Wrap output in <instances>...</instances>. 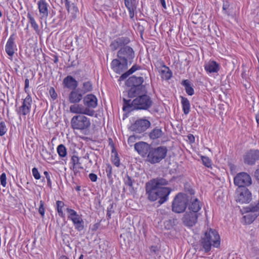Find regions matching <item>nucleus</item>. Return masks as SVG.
Instances as JSON below:
<instances>
[{"label":"nucleus","instance_id":"f257e3e1","mask_svg":"<svg viewBox=\"0 0 259 259\" xmlns=\"http://www.w3.org/2000/svg\"><path fill=\"white\" fill-rule=\"evenodd\" d=\"M200 245L205 252L210 250L211 246L218 248L220 245V237L218 233L213 229L206 231L201 236Z\"/></svg>","mask_w":259,"mask_h":259},{"label":"nucleus","instance_id":"f03ea898","mask_svg":"<svg viewBox=\"0 0 259 259\" xmlns=\"http://www.w3.org/2000/svg\"><path fill=\"white\" fill-rule=\"evenodd\" d=\"M123 110H125L126 108L132 107L136 109L147 110L151 106L152 104L150 97L147 95H140L134 99L132 102L130 100L125 99H123Z\"/></svg>","mask_w":259,"mask_h":259},{"label":"nucleus","instance_id":"7ed1b4c3","mask_svg":"<svg viewBox=\"0 0 259 259\" xmlns=\"http://www.w3.org/2000/svg\"><path fill=\"white\" fill-rule=\"evenodd\" d=\"M70 124L73 130L84 133L89 130L91 122L90 119L84 115H76L71 118Z\"/></svg>","mask_w":259,"mask_h":259},{"label":"nucleus","instance_id":"20e7f679","mask_svg":"<svg viewBox=\"0 0 259 259\" xmlns=\"http://www.w3.org/2000/svg\"><path fill=\"white\" fill-rule=\"evenodd\" d=\"M167 153V149L165 146L149 148L147 160L152 164L159 163L165 158Z\"/></svg>","mask_w":259,"mask_h":259},{"label":"nucleus","instance_id":"39448f33","mask_svg":"<svg viewBox=\"0 0 259 259\" xmlns=\"http://www.w3.org/2000/svg\"><path fill=\"white\" fill-rule=\"evenodd\" d=\"M243 219L246 224L252 223L259 215V204L251 203L243 208L241 210Z\"/></svg>","mask_w":259,"mask_h":259},{"label":"nucleus","instance_id":"423d86ee","mask_svg":"<svg viewBox=\"0 0 259 259\" xmlns=\"http://www.w3.org/2000/svg\"><path fill=\"white\" fill-rule=\"evenodd\" d=\"M66 210L67 213L68 219L72 222L75 229L78 231H82L84 228V222L82 215L70 208H67Z\"/></svg>","mask_w":259,"mask_h":259},{"label":"nucleus","instance_id":"0eeeda50","mask_svg":"<svg viewBox=\"0 0 259 259\" xmlns=\"http://www.w3.org/2000/svg\"><path fill=\"white\" fill-rule=\"evenodd\" d=\"M187 200L186 195L178 194L173 200L172 210L176 213L183 212L186 208Z\"/></svg>","mask_w":259,"mask_h":259},{"label":"nucleus","instance_id":"6e6552de","mask_svg":"<svg viewBox=\"0 0 259 259\" xmlns=\"http://www.w3.org/2000/svg\"><path fill=\"white\" fill-rule=\"evenodd\" d=\"M117 57L121 61L131 64L135 58V52L131 47L124 46L118 51Z\"/></svg>","mask_w":259,"mask_h":259},{"label":"nucleus","instance_id":"1a4fd4ad","mask_svg":"<svg viewBox=\"0 0 259 259\" xmlns=\"http://www.w3.org/2000/svg\"><path fill=\"white\" fill-rule=\"evenodd\" d=\"M251 193L246 187L238 188L236 192V201L240 203H247L251 200Z\"/></svg>","mask_w":259,"mask_h":259},{"label":"nucleus","instance_id":"9d476101","mask_svg":"<svg viewBox=\"0 0 259 259\" xmlns=\"http://www.w3.org/2000/svg\"><path fill=\"white\" fill-rule=\"evenodd\" d=\"M234 184L238 188L245 187L251 184V179L250 176L246 172H240L237 174L234 179Z\"/></svg>","mask_w":259,"mask_h":259},{"label":"nucleus","instance_id":"9b49d317","mask_svg":"<svg viewBox=\"0 0 259 259\" xmlns=\"http://www.w3.org/2000/svg\"><path fill=\"white\" fill-rule=\"evenodd\" d=\"M32 102V98L30 95L28 94L23 100L22 105L17 109L16 111L17 114L24 116L29 114L31 110Z\"/></svg>","mask_w":259,"mask_h":259},{"label":"nucleus","instance_id":"f8f14e48","mask_svg":"<svg viewBox=\"0 0 259 259\" xmlns=\"http://www.w3.org/2000/svg\"><path fill=\"white\" fill-rule=\"evenodd\" d=\"M70 112L77 115H87L93 116L95 114L94 110H90L89 108H85L81 104H74L70 107Z\"/></svg>","mask_w":259,"mask_h":259},{"label":"nucleus","instance_id":"ddd939ff","mask_svg":"<svg viewBox=\"0 0 259 259\" xmlns=\"http://www.w3.org/2000/svg\"><path fill=\"white\" fill-rule=\"evenodd\" d=\"M198 213L187 211L184 214L182 221L185 225L189 227L193 226L197 222Z\"/></svg>","mask_w":259,"mask_h":259},{"label":"nucleus","instance_id":"4468645a","mask_svg":"<svg viewBox=\"0 0 259 259\" xmlns=\"http://www.w3.org/2000/svg\"><path fill=\"white\" fill-rule=\"evenodd\" d=\"M83 103L85 108H89L90 110H94L98 105V99L96 96L90 94L86 95L83 99Z\"/></svg>","mask_w":259,"mask_h":259},{"label":"nucleus","instance_id":"2eb2a0df","mask_svg":"<svg viewBox=\"0 0 259 259\" xmlns=\"http://www.w3.org/2000/svg\"><path fill=\"white\" fill-rule=\"evenodd\" d=\"M150 122L148 120L140 119L135 121L133 127L134 131L140 133L145 131L150 126Z\"/></svg>","mask_w":259,"mask_h":259},{"label":"nucleus","instance_id":"dca6fc26","mask_svg":"<svg viewBox=\"0 0 259 259\" xmlns=\"http://www.w3.org/2000/svg\"><path fill=\"white\" fill-rule=\"evenodd\" d=\"M259 160V150H250L244 156V160L245 163L252 165L256 160Z\"/></svg>","mask_w":259,"mask_h":259},{"label":"nucleus","instance_id":"f3484780","mask_svg":"<svg viewBox=\"0 0 259 259\" xmlns=\"http://www.w3.org/2000/svg\"><path fill=\"white\" fill-rule=\"evenodd\" d=\"M37 6L40 15V20H46L49 16V4L46 0H39L37 2Z\"/></svg>","mask_w":259,"mask_h":259},{"label":"nucleus","instance_id":"a211bd4d","mask_svg":"<svg viewBox=\"0 0 259 259\" xmlns=\"http://www.w3.org/2000/svg\"><path fill=\"white\" fill-rule=\"evenodd\" d=\"M15 37L14 34H12L9 37L6 46L5 51L8 55L12 57L15 51L17 50V46L15 42Z\"/></svg>","mask_w":259,"mask_h":259},{"label":"nucleus","instance_id":"6ab92c4d","mask_svg":"<svg viewBox=\"0 0 259 259\" xmlns=\"http://www.w3.org/2000/svg\"><path fill=\"white\" fill-rule=\"evenodd\" d=\"M127 65L128 63L117 59L113 60L111 63L113 70L118 74H120L125 70L127 68Z\"/></svg>","mask_w":259,"mask_h":259},{"label":"nucleus","instance_id":"aec40b11","mask_svg":"<svg viewBox=\"0 0 259 259\" xmlns=\"http://www.w3.org/2000/svg\"><path fill=\"white\" fill-rule=\"evenodd\" d=\"M130 42V39L127 37H120L113 40L110 45L111 50L114 51L123 46L127 45Z\"/></svg>","mask_w":259,"mask_h":259},{"label":"nucleus","instance_id":"412c9836","mask_svg":"<svg viewBox=\"0 0 259 259\" xmlns=\"http://www.w3.org/2000/svg\"><path fill=\"white\" fill-rule=\"evenodd\" d=\"M156 190L159 199L158 202L162 204L167 200L171 190L167 187H161L156 189Z\"/></svg>","mask_w":259,"mask_h":259},{"label":"nucleus","instance_id":"4be33fe9","mask_svg":"<svg viewBox=\"0 0 259 259\" xmlns=\"http://www.w3.org/2000/svg\"><path fill=\"white\" fill-rule=\"evenodd\" d=\"M204 68L208 74L216 73L220 70V64L215 61L209 60L205 63Z\"/></svg>","mask_w":259,"mask_h":259},{"label":"nucleus","instance_id":"5701e85b","mask_svg":"<svg viewBox=\"0 0 259 259\" xmlns=\"http://www.w3.org/2000/svg\"><path fill=\"white\" fill-rule=\"evenodd\" d=\"M149 148V145L145 142H141L135 144V150L142 156L148 153Z\"/></svg>","mask_w":259,"mask_h":259},{"label":"nucleus","instance_id":"b1692460","mask_svg":"<svg viewBox=\"0 0 259 259\" xmlns=\"http://www.w3.org/2000/svg\"><path fill=\"white\" fill-rule=\"evenodd\" d=\"M63 84L65 88L72 90H75L78 86L77 81L70 75L67 76L63 79Z\"/></svg>","mask_w":259,"mask_h":259},{"label":"nucleus","instance_id":"393cba45","mask_svg":"<svg viewBox=\"0 0 259 259\" xmlns=\"http://www.w3.org/2000/svg\"><path fill=\"white\" fill-rule=\"evenodd\" d=\"M143 82L144 79L142 77H137L133 75L127 79V84L130 86L138 87L140 88H142L143 87L141 85Z\"/></svg>","mask_w":259,"mask_h":259},{"label":"nucleus","instance_id":"a878e982","mask_svg":"<svg viewBox=\"0 0 259 259\" xmlns=\"http://www.w3.org/2000/svg\"><path fill=\"white\" fill-rule=\"evenodd\" d=\"M69 101L71 103H78L82 99V95L77 91H72L69 95Z\"/></svg>","mask_w":259,"mask_h":259},{"label":"nucleus","instance_id":"bb28decb","mask_svg":"<svg viewBox=\"0 0 259 259\" xmlns=\"http://www.w3.org/2000/svg\"><path fill=\"white\" fill-rule=\"evenodd\" d=\"M159 72L162 79L164 80H169L172 76V72L171 70L165 65H163L162 66Z\"/></svg>","mask_w":259,"mask_h":259},{"label":"nucleus","instance_id":"cd10ccee","mask_svg":"<svg viewBox=\"0 0 259 259\" xmlns=\"http://www.w3.org/2000/svg\"><path fill=\"white\" fill-rule=\"evenodd\" d=\"M201 207V206L200 201L197 199H195L189 205L188 211L195 213H198V212L200 210Z\"/></svg>","mask_w":259,"mask_h":259},{"label":"nucleus","instance_id":"c85d7f7f","mask_svg":"<svg viewBox=\"0 0 259 259\" xmlns=\"http://www.w3.org/2000/svg\"><path fill=\"white\" fill-rule=\"evenodd\" d=\"M152 186L154 188H160L161 186L168 184V181L163 178H157L151 181Z\"/></svg>","mask_w":259,"mask_h":259},{"label":"nucleus","instance_id":"c756f323","mask_svg":"<svg viewBox=\"0 0 259 259\" xmlns=\"http://www.w3.org/2000/svg\"><path fill=\"white\" fill-rule=\"evenodd\" d=\"M163 133L160 128L155 127L149 133V137L152 140L157 139L161 138Z\"/></svg>","mask_w":259,"mask_h":259},{"label":"nucleus","instance_id":"7c9ffc66","mask_svg":"<svg viewBox=\"0 0 259 259\" xmlns=\"http://www.w3.org/2000/svg\"><path fill=\"white\" fill-rule=\"evenodd\" d=\"M27 17L28 19L29 23L31 25V26L33 28V29L37 33H38L39 32V26L32 14L30 13H28Z\"/></svg>","mask_w":259,"mask_h":259},{"label":"nucleus","instance_id":"2f4dec72","mask_svg":"<svg viewBox=\"0 0 259 259\" xmlns=\"http://www.w3.org/2000/svg\"><path fill=\"white\" fill-rule=\"evenodd\" d=\"M182 109L185 114H188L190 110V103L185 97H181Z\"/></svg>","mask_w":259,"mask_h":259},{"label":"nucleus","instance_id":"473e14b6","mask_svg":"<svg viewBox=\"0 0 259 259\" xmlns=\"http://www.w3.org/2000/svg\"><path fill=\"white\" fill-rule=\"evenodd\" d=\"M141 69V67L137 65H134L127 72L123 73L120 77L121 80L126 78L130 74Z\"/></svg>","mask_w":259,"mask_h":259},{"label":"nucleus","instance_id":"72a5a7b5","mask_svg":"<svg viewBox=\"0 0 259 259\" xmlns=\"http://www.w3.org/2000/svg\"><path fill=\"white\" fill-rule=\"evenodd\" d=\"M182 84L185 87L187 94L189 96H192L194 94V90L188 80L182 81Z\"/></svg>","mask_w":259,"mask_h":259},{"label":"nucleus","instance_id":"f704fd0d","mask_svg":"<svg viewBox=\"0 0 259 259\" xmlns=\"http://www.w3.org/2000/svg\"><path fill=\"white\" fill-rule=\"evenodd\" d=\"M138 87H133L131 86V89L128 91V96L130 98H134L136 97H138L140 95V89Z\"/></svg>","mask_w":259,"mask_h":259},{"label":"nucleus","instance_id":"c9c22d12","mask_svg":"<svg viewBox=\"0 0 259 259\" xmlns=\"http://www.w3.org/2000/svg\"><path fill=\"white\" fill-rule=\"evenodd\" d=\"M57 151L59 156L61 158H64L67 155V149L63 144H60L57 148Z\"/></svg>","mask_w":259,"mask_h":259},{"label":"nucleus","instance_id":"e433bc0d","mask_svg":"<svg viewBox=\"0 0 259 259\" xmlns=\"http://www.w3.org/2000/svg\"><path fill=\"white\" fill-rule=\"evenodd\" d=\"M148 193V198L151 201H154L157 199H158L156 188H154L152 186V189L149 191Z\"/></svg>","mask_w":259,"mask_h":259},{"label":"nucleus","instance_id":"4c0bfd02","mask_svg":"<svg viewBox=\"0 0 259 259\" xmlns=\"http://www.w3.org/2000/svg\"><path fill=\"white\" fill-rule=\"evenodd\" d=\"M93 90V85L91 81H87L83 83L82 90L83 93H85L92 91Z\"/></svg>","mask_w":259,"mask_h":259},{"label":"nucleus","instance_id":"58836bf2","mask_svg":"<svg viewBox=\"0 0 259 259\" xmlns=\"http://www.w3.org/2000/svg\"><path fill=\"white\" fill-rule=\"evenodd\" d=\"M56 204L57 207V211L59 213V215L62 218L63 217L64 215L63 211V207L64 205V202L61 201H57L56 202Z\"/></svg>","mask_w":259,"mask_h":259},{"label":"nucleus","instance_id":"ea45409f","mask_svg":"<svg viewBox=\"0 0 259 259\" xmlns=\"http://www.w3.org/2000/svg\"><path fill=\"white\" fill-rule=\"evenodd\" d=\"M8 131V128L4 121L0 122V136H4Z\"/></svg>","mask_w":259,"mask_h":259},{"label":"nucleus","instance_id":"a19ab883","mask_svg":"<svg viewBox=\"0 0 259 259\" xmlns=\"http://www.w3.org/2000/svg\"><path fill=\"white\" fill-rule=\"evenodd\" d=\"M201 160L202 161L203 164L207 167H210L211 166L212 162L211 160L207 156H201Z\"/></svg>","mask_w":259,"mask_h":259},{"label":"nucleus","instance_id":"79ce46f5","mask_svg":"<svg viewBox=\"0 0 259 259\" xmlns=\"http://www.w3.org/2000/svg\"><path fill=\"white\" fill-rule=\"evenodd\" d=\"M71 163L73 165L74 169L77 164H80L79 157L76 155H73L71 159Z\"/></svg>","mask_w":259,"mask_h":259},{"label":"nucleus","instance_id":"37998d69","mask_svg":"<svg viewBox=\"0 0 259 259\" xmlns=\"http://www.w3.org/2000/svg\"><path fill=\"white\" fill-rule=\"evenodd\" d=\"M1 184L3 187H6L7 185V177L5 173L3 172L0 176Z\"/></svg>","mask_w":259,"mask_h":259},{"label":"nucleus","instance_id":"c03bdc74","mask_svg":"<svg viewBox=\"0 0 259 259\" xmlns=\"http://www.w3.org/2000/svg\"><path fill=\"white\" fill-rule=\"evenodd\" d=\"M125 184L130 187H133V181L131 179V178L128 176V175L126 176L124 180Z\"/></svg>","mask_w":259,"mask_h":259},{"label":"nucleus","instance_id":"a18cd8bd","mask_svg":"<svg viewBox=\"0 0 259 259\" xmlns=\"http://www.w3.org/2000/svg\"><path fill=\"white\" fill-rule=\"evenodd\" d=\"M112 161L116 166L118 167L119 166L120 160L117 153H115L114 155L112 156Z\"/></svg>","mask_w":259,"mask_h":259},{"label":"nucleus","instance_id":"49530a36","mask_svg":"<svg viewBox=\"0 0 259 259\" xmlns=\"http://www.w3.org/2000/svg\"><path fill=\"white\" fill-rule=\"evenodd\" d=\"M32 174L36 180L40 179V175L37 168L34 167L32 169Z\"/></svg>","mask_w":259,"mask_h":259},{"label":"nucleus","instance_id":"de8ad7c7","mask_svg":"<svg viewBox=\"0 0 259 259\" xmlns=\"http://www.w3.org/2000/svg\"><path fill=\"white\" fill-rule=\"evenodd\" d=\"M38 212L41 214V217H44L45 215V209L44 207V202L42 201H40V206L38 209Z\"/></svg>","mask_w":259,"mask_h":259},{"label":"nucleus","instance_id":"09e8293b","mask_svg":"<svg viewBox=\"0 0 259 259\" xmlns=\"http://www.w3.org/2000/svg\"><path fill=\"white\" fill-rule=\"evenodd\" d=\"M49 92H50V95L51 96V98L55 100L57 98V95L56 93L54 88H51Z\"/></svg>","mask_w":259,"mask_h":259},{"label":"nucleus","instance_id":"8fccbe9b","mask_svg":"<svg viewBox=\"0 0 259 259\" xmlns=\"http://www.w3.org/2000/svg\"><path fill=\"white\" fill-rule=\"evenodd\" d=\"M89 177L90 180L93 182H96L98 178L97 175L93 173L90 174L89 175Z\"/></svg>","mask_w":259,"mask_h":259},{"label":"nucleus","instance_id":"3c124183","mask_svg":"<svg viewBox=\"0 0 259 259\" xmlns=\"http://www.w3.org/2000/svg\"><path fill=\"white\" fill-rule=\"evenodd\" d=\"M44 174L46 176L48 185H51V177L50 176L49 173L47 171H45L44 172Z\"/></svg>","mask_w":259,"mask_h":259},{"label":"nucleus","instance_id":"603ef678","mask_svg":"<svg viewBox=\"0 0 259 259\" xmlns=\"http://www.w3.org/2000/svg\"><path fill=\"white\" fill-rule=\"evenodd\" d=\"M29 87V80L27 78L25 80V87H24V91L28 94V88Z\"/></svg>","mask_w":259,"mask_h":259},{"label":"nucleus","instance_id":"864d4df0","mask_svg":"<svg viewBox=\"0 0 259 259\" xmlns=\"http://www.w3.org/2000/svg\"><path fill=\"white\" fill-rule=\"evenodd\" d=\"M229 3L228 2L226 1L224 2L223 6V10L226 11L228 8L229 7Z\"/></svg>","mask_w":259,"mask_h":259},{"label":"nucleus","instance_id":"5fc2aeb1","mask_svg":"<svg viewBox=\"0 0 259 259\" xmlns=\"http://www.w3.org/2000/svg\"><path fill=\"white\" fill-rule=\"evenodd\" d=\"M188 137L189 140L191 142H194L195 138L193 135L190 134L188 136Z\"/></svg>","mask_w":259,"mask_h":259},{"label":"nucleus","instance_id":"6e6d98bb","mask_svg":"<svg viewBox=\"0 0 259 259\" xmlns=\"http://www.w3.org/2000/svg\"><path fill=\"white\" fill-rule=\"evenodd\" d=\"M159 1L160 2V3H161L162 7L164 9H166V3H165V0H159Z\"/></svg>","mask_w":259,"mask_h":259},{"label":"nucleus","instance_id":"4d7b16f0","mask_svg":"<svg viewBox=\"0 0 259 259\" xmlns=\"http://www.w3.org/2000/svg\"><path fill=\"white\" fill-rule=\"evenodd\" d=\"M130 2H131V1H127L126 0H124V4L126 7H128V6L130 5Z\"/></svg>","mask_w":259,"mask_h":259},{"label":"nucleus","instance_id":"13d9d810","mask_svg":"<svg viewBox=\"0 0 259 259\" xmlns=\"http://www.w3.org/2000/svg\"><path fill=\"white\" fill-rule=\"evenodd\" d=\"M256 122L258 124H259V113H258L255 116Z\"/></svg>","mask_w":259,"mask_h":259},{"label":"nucleus","instance_id":"bf43d9fd","mask_svg":"<svg viewBox=\"0 0 259 259\" xmlns=\"http://www.w3.org/2000/svg\"><path fill=\"white\" fill-rule=\"evenodd\" d=\"M75 190H76L77 191H80V190H81L80 187V186H76V187H75Z\"/></svg>","mask_w":259,"mask_h":259},{"label":"nucleus","instance_id":"052dcab7","mask_svg":"<svg viewBox=\"0 0 259 259\" xmlns=\"http://www.w3.org/2000/svg\"><path fill=\"white\" fill-rule=\"evenodd\" d=\"M134 139V137H132V136H131L129 139H128V141H131V140H132L133 139Z\"/></svg>","mask_w":259,"mask_h":259},{"label":"nucleus","instance_id":"680f3d73","mask_svg":"<svg viewBox=\"0 0 259 259\" xmlns=\"http://www.w3.org/2000/svg\"><path fill=\"white\" fill-rule=\"evenodd\" d=\"M83 255L81 254L79 257V259H83Z\"/></svg>","mask_w":259,"mask_h":259},{"label":"nucleus","instance_id":"e2e57ef3","mask_svg":"<svg viewBox=\"0 0 259 259\" xmlns=\"http://www.w3.org/2000/svg\"><path fill=\"white\" fill-rule=\"evenodd\" d=\"M60 259H68L66 256H62Z\"/></svg>","mask_w":259,"mask_h":259},{"label":"nucleus","instance_id":"0e129e2a","mask_svg":"<svg viewBox=\"0 0 259 259\" xmlns=\"http://www.w3.org/2000/svg\"><path fill=\"white\" fill-rule=\"evenodd\" d=\"M2 16V13L1 12V11L0 10V17H1Z\"/></svg>","mask_w":259,"mask_h":259},{"label":"nucleus","instance_id":"69168bd1","mask_svg":"<svg viewBox=\"0 0 259 259\" xmlns=\"http://www.w3.org/2000/svg\"><path fill=\"white\" fill-rule=\"evenodd\" d=\"M256 259H259V256L256 258Z\"/></svg>","mask_w":259,"mask_h":259}]
</instances>
